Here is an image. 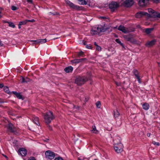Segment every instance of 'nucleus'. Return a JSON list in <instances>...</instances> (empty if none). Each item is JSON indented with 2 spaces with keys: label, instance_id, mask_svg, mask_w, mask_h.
Here are the masks:
<instances>
[{
  "label": "nucleus",
  "instance_id": "e433bc0d",
  "mask_svg": "<svg viewBox=\"0 0 160 160\" xmlns=\"http://www.w3.org/2000/svg\"><path fill=\"white\" fill-rule=\"evenodd\" d=\"M101 48L98 45L96 47V49L98 51H100L101 50Z\"/></svg>",
  "mask_w": 160,
  "mask_h": 160
},
{
  "label": "nucleus",
  "instance_id": "ea45409f",
  "mask_svg": "<svg viewBox=\"0 0 160 160\" xmlns=\"http://www.w3.org/2000/svg\"><path fill=\"white\" fill-rule=\"evenodd\" d=\"M28 160H36L34 157H30Z\"/></svg>",
  "mask_w": 160,
  "mask_h": 160
},
{
  "label": "nucleus",
  "instance_id": "b1692460",
  "mask_svg": "<svg viewBox=\"0 0 160 160\" xmlns=\"http://www.w3.org/2000/svg\"><path fill=\"white\" fill-rule=\"evenodd\" d=\"M114 114L115 118H118L120 115L119 113L117 110L114 111Z\"/></svg>",
  "mask_w": 160,
  "mask_h": 160
},
{
  "label": "nucleus",
  "instance_id": "9b49d317",
  "mask_svg": "<svg viewBox=\"0 0 160 160\" xmlns=\"http://www.w3.org/2000/svg\"><path fill=\"white\" fill-rule=\"evenodd\" d=\"M132 0H126L124 3V5L127 7H131L133 4Z\"/></svg>",
  "mask_w": 160,
  "mask_h": 160
},
{
  "label": "nucleus",
  "instance_id": "9d476101",
  "mask_svg": "<svg viewBox=\"0 0 160 160\" xmlns=\"http://www.w3.org/2000/svg\"><path fill=\"white\" fill-rule=\"evenodd\" d=\"M105 25H98L97 27V30H98L99 33L101 32H105L106 29L105 28Z\"/></svg>",
  "mask_w": 160,
  "mask_h": 160
},
{
  "label": "nucleus",
  "instance_id": "8fccbe9b",
  "mask_svg": "<svg viewBox=\"0 0 160 160\" xmlns=\"http://www.w3.org/2000/svg\"><path fill=\"white\" fill-rule=\"evenodd\" d=\"M86 47L88 48V49H91V46H88V45H87L86 46Z\"/></svg>",
  "mask_w": 160,
  "mask_h": 160
},
{
  "label": "nucleus",
  "instance_id": "e2e57ef3",
  "mask_svg": "<svg viewBox=\"0 0 160 160\" xmlns=\"http://www.w3.org/2000/svg\"><path fill=\"white\" fill-rule=\"evenodd\" d=\"M101 18H102V19H105L106 18L105 17H101Z\"/></svg>",
  "mask_w": 160,
  "mask_h": 160
},
{
  "label": "nucleus",
  "instance_id": "4be33fe9",
  "mask_svg": "<svg viewBox=\"0 0 160 160\" xmlns=\"http://www.w3.org/2000/svg\"><path fill=\"white\" fill-rule=\"evenodd\" d=\"M20 80L21 82L22 83L27 82L29 81V79L28 78H25L21 77L20 78Z\"/></svg>",
  "mask_w": 160,
  "mask_h": 160
},
{
  "label": "nucleus",
  "instance_id": "3c124183",
  "mask_svg": "<svg viewBox=\"0 0 160 160\" xmlns=\"http://www.w3.org/2000/svg\"><path fill=\"white\" fill-rule=\"evenodd\" d=\"M119 44H120L123 48H124L123 44L122 43H121H121H120Z\"/></svg>",
  "mask_w": 160,
  "mask_h": 160
},
{
  "label": "nucleus",
  "instance_id": "603ef678",
  "mask_svg": "<svg viewBox=\"0 0 160 160\" xmlns=\"http://www.w3.org/2000/svg\"><path fill=\"white\" fill-rule=\"evenodd\" d=\"M119 44H120L123 48H124L123 44L122 43H121H121H120Z\"/></svg>",
  "mask_w": 160,
  "mask_h": 160
},
{
  "label": "nucleus",
  "instance_id": "20e7f679",
  "mask_svg": "<svg viewBox=\"0 0 160 160\" xmlns=\"http://www.w3.org/2000/svg\"><path fill=\"white\" fill-rule=\"evenodd\" d=\"M118 6V4L117 2H111L109 5V8L112 12H114Z\"/></svg>",
  "mask_w": 160,
  "mask_h": 160
},
{
  "label": "nucleus",
  "instance_id": "052dcab7",
  "mask_svg": "<svg viewBox=\"0 0 160 160\" xmlns=\"http://www.w3.org/2000/svg\"><path fill=\"white\" fill-rule=\"evenodd\" d=\"M21 25H20V23H19V24H18V28H19V29H20V28H21Z\"/></svg>",
  "mask_w": 160,
  "mask_h": 160
},
{
  "label": "nucleus",
  "instance_id": "49530a36",
  "mask_svg": "<svg viewBox=\"0 0 160 160\" xmlns=\"http://www.w3.org/2000/svg\"><path fill=\"white\" fill-rule=\"evenodd\" d=\"M88 99L89 98L88 97H86L84 101L85 102H86L88 100Z\"/></svg>",
  "mask_w": 160,
  "mask_h": 160
},
{
  "label": "nucleus",
  "instance_id": "c756f323",
  "mask_svg": "<svg viewBox=\"0 0 160 160\" xmlns=\"http://www.w3.org/2000/svg\"><path fill=\"white\" fill-rule=\"evenodd\" d=\"M84 52H83L81 51L78 52V57L83 56Z\"/></svg>",
  "mask_w": 160,
  "mask_h": 160
},
{
  "label": "nucleus",
  "instance_id": "0e129e2a",
  "mask_svg": "<svg viewBox=\"0 0 160 160\" xmlns=\"http://www.w3.org/2000/svg\"><path fill=\"white\" fill-rule=\"evenodd\" d=\"M2 102H2V101H1L0 100V105H1V103H2Z\"/></svg>",
  "mask_w": 160,
  "mask_h": 160
},
{
  "label": "nucleus",
  "instance_id": "7ed1b4c3",
  "mask_svg": "<svg viewBox=\"0 0 160 160\" xmlns=\"http://www.w3.org/2000/svg\"><path fill=\"white\" fill-rule=\"evenodd\" d=\"M114 149L117 153H119L122 152L123 150V145L121 143L118 144H115L114 145Z\"/></svg>",
  "mask_w": 160,
  "mask_h": 160
},
{
  "label": "nucleus",
  "instance_id": "79ce46f5",
  "mask_svg": "<svg viewBox=\"0 0 160 160\" xmlns=\"http://www.w3.org/2000/svg\"><path fill=\"white\" fill-rule=\"evenodd\" d=\"M66 2L67 4L69 6L70 4V3H71V2H70L68 0H66Z\"/></svg>",
  "mask_w": 160,
  "mask_h": 160
},
{
  "label": "nucleus",
  "instance_id": "39448f33",
  "mask_svg": "<svg viewBox=\"0 0 160 160\" xmlns=\"http://www.w3.org/2000/svg\"><path fill=\"white\" fill-rule=\"evenodd\" d=\"M46 157L50 159H52L55 157V153L50 151H47L45 153Z\"/></svg>",
  "mask_w": 160,
  "mask_h": 160
},
{
  "label": "nucleus",
  "instance_id": "4c0bfd02",
  "mask_svg": "<svg viewBox=\"0 0 160 160\" xmlns=\"http://www.w3.org/2000/svg\"><path fill=\"white\" fill-rule=\"evenodd\" d=\"M54 160H63L62 158L61 157H58L56 158Z\"/></svg>",
  "mask_w": 160,
  "mask_h": 160
},
{
  "label": "nucleus",
  "instance_id": "bf43d9fd",
  "mask_svg": "<svg viewBox=\"0 0 160 160\" xmlns=\"http://www.w3.org/2000/svg\"><path fill=\"white\" fill-rule=\"evenodd\" d=\"M0 45L1 46H3V44L2 43L1 41L0 40Z\"/></svg>",
  "mask_w": 160,
  "mask_h": 160
},
{
  "label": "nucleus",
  "instance_id": "473e14b6",
  "mask_svg": "<svg viewBox=\"0 0 160 160\" xmlns=\"http://www.w3.org/2000/svg\"><path fill=\"white\" fill-rule=\"evenodd\" d=\"M18 8L16 6H12L11 7V9L13 11H15L18 9Z\"/></svg>",
  "mask_w": 160,
  "mask_h": 160
},
{
  "label": "nucleus",
  "instance_id": "423d86ee",
  "mask_svg": "<svg viewBox=\"0 0 160 160\" xmlns=\"http://www.w3.org/2000/svg\"><path fill=\"white\" fill-rule=\"evenodd\" d=\"M145 16L150 17V15L144 12H139L136 14V17L137 18H140L143 16Z\"/></svg>",
  "mask_w": 160,
  "mask_h": 160
},
{
  "label": "nucleus",
  "instance_id": "dca6fc26",
  "mask_svg": "<svg viewBox=\"0 0 160 160\" xmlns=\"http://www.w3.org/2000/svg\"><path fill=\"white\" fill-rule=\"evenodd\" d=\"M91 34L92 35L99 34L100 33L98 30H97V28L95 27L91 30Z\"/></svg>",
  "mask_w": 160,
  "mask_h": 160
},
{
  "label": "nucleus",
  "instance_id": "a19ab883",
  "mask_svg": "<svg viewBox=\"0 0 160 160\" xmlns=\"http://www.w3.org/2000/svg\"><path fill=\"white\" fill-rule=\"evenodd\" d=\"M115 41L117 43H118L119 44L120 43H121V42L120 41V40H119V39H116L115 40Z\"/></svg>",
  "mask_w": 160,
  "mask_h": 160
},
{
  "label": "nucleus",
  "instance_id": "f3484780",
  "mask_svg": "<svg viewBox=\"0 0 160 160\" xmlns=\"http://www.w3.org/2000/svg\"><path fill=\"white\" fill-rule=\"evenodd\" d=\"M149 0H140L138 3L140 6L143 7L145 5Z\"/></svg>",
  "mask_w": 160,
  "mask_h": 160
},
{
  "label": "nucleus",
  "instance_id": "6e6552de",
  "mask_svg": "<svg viewBox=\"0 0 160 160\" xmlns=\"http://www.w3.org/2000/svg\"><path fill=\"white\" fill-rule=\"evenodd\" d=\"M18 153L19 154H20L22 156H25L27 155V151L25 148H22L18 150Z\"/></svg>",
  "mask_w": 160,
  "mask_h": 160
},
{
  "label": "nucleus",
  "instance_id": "a211bd4d",
  "mask_svg": "<svg viewBox=\"0 0 160 160\" xmlns=\"http://www.w3.org/2000/svg\"><path fill=\"white\" fill-rule=\"evenodd\" d=\"M73 70V68L72 66H68L66 67L64 69L65 71L67 73L71 72H72Z\"/></svg>",
  "mask_w": 160,
  "mask_h": 160
},
{
  "label": "nucleus",
  "instance_id": "ddd939ff",
  "mask_svg": "<svg viewBox=\"0 0 160 160\" xmlns=\"http://www.w3.org/2000/svg\"><path fill=\"white\" fill-rule=\"evenodd\" d=\"M86 58H85L80 59H76L72 60L71 62L73 63L77 64L81 62H82L86 60Z\"/></svg>",
  "mask_w": 160,
  "mask_h": 160
},
{
  "label": "nucleus",
  "instance_id": "c03bdc74",
  "mask_svg": "<svg viewBox=\"0 0 160 160\" xmlns=\"http://www.w3.org/2000/svg\"><path fill=\"white\" fill-rule=\"evenodd\" d=\"M115 84L117 86H120L121 85V83L120 82H115Z\"/></svg>",
  "mask_w": 160,
  "mask_h": 160
},
{
  "label": "nucleus",
  "instance_id": "c9c22d12",
  "mask_svg": "<svg viewBox=\"0 0 160 160\" xmlns=\"http://www.w3.org/2000/svg\"><path fill=\"white\" fill-rule=\"evenodd\" d=\"M152 143L154 145H156L157 146H159L160 145L159 143L158 142H156L154 141H153L152 142Z\"/></svg>",
  "mask_w": 160,
  "mask_h": 160
},
{
  "label": "nucleus",
  "instance_id": "a18cd8bd",
  "mask_svg": "<svg viewBox=\"0 0 160 160\" xmlns=\"http://www.w3.org/2000/svg\"><path fill=\"white\" fill-rule=\"evenodd\" d=\"M48 139H45V140H44L43 139H41V141H43L44 142H47L48 141Z\"/></svg>",
  "mask_w": 160,
  "mask_h": 160
},
{
  "label": "nucleus",
  "instance_id": "58836bf2",
  "mask_svg": "<svg viewBox=\"0 0 160 160\" xmlns=\"http://www.w3.org/2000/svg\"><path fill=\"white\" fill-rule=\"evenodd\" d=\"M148 10L149 12L151 13H152V14L153 13V12H154V10H152V9L150 8L148 9Z\"/></svg>",
  "mask_w": 160,
  "mask_h": 160
},
{
  "label": "nucleus",
  "instance_id": "864d4df0",
  "mask_svg": "<svg viewBox=\"0 0 160 160\" xmlns=\"http://www.w3.org/2000/svg\"><path fill=\"white\" fill-rule=\"evenodd\" d=\"M160 0H153L154 2L156 3L158 2Z\"/></svg>",
  "mask_w": 160,
  "mask_h": 160
},
{
  "label": "nucleus",
  "instance_id": "13d9d810",
  "mask_svg": "<svg viewBox=\"0 0 160 160\" xmlns=\"http://www.w3.org/2000/svg\"><path fill=\"white\" fill-rule=\"evenodd\" d=\"M94 44L96 47L98 45L96 42H94Z\"/></svg>",
  "mask_w": 160,
  "mask_h": 160
},
{
  "label": "nucleus",
  "instance_id": "72a5a7b5",
  "mask_svg": "<svg viewBox=\"0 0 160 160\" xmlns=\"http://www.w3.org/2000/svg\"><path fill=\"white\" fill-rule=\"evenodd\" d=\"M96 105L97 106V107L98 108H100V106L101 105V103H100V101H98L96 103Z\"/></svg>",
  "mask_w": 160,
  "mask_h": 160
},
{
  "label": "nucleus",
  "instance_id": "69168bd1",
  "mask_svg": "<svg viewBox=\"0 0 160 160\" xmlns=\"http://www.w3.org/2000/svg\"><path fill=\"white\" fill-rule=\"evenodd\" d=\"M158 65L159 67H160V62H158Z\"/></svg>",
  "mask_w": 160,
  "mask_h": 160
},
{
  "label": "nucleus",
  "instance_id": "393cba45",
  "mask_svg": "<svg viewBox=\"0 0 160 160\" xmlns=\"http://www.w3.org/2000/svg\"><path fill=\"white\" fill-rule=\"evenodd\" d=\"M34 122L38 126H39L40 125V123L39 122V118H38L37 117H35L34 118Z\"/></svg>",
  "mask_w": 160,
  "mask_h": 160
},
{
  "label": "nucleus",
  "instance_id": "5701e85b",
  "mask_svg": "<svg viewBox=\"0 0 160 160\" xmlns=\"http://www.w3.org/2000/svg\"><path fill=\"white\" fill-rule=\"evenodd\" d=\"M92 129L91 130V132L95 133H97L98 131L97 130L96 127L95 125H93L92 127Z\"/></svg>",
  "mask_w": 160,
  "mask_h": 160
},
{
  "label": "nucleus",
  "instance_id": "4468645a",
  "mask_svg": "<svg viewBox=\"0 0 160 160\" xmlns=\"http://www.w3.org/2000/svg\"><path fill=\"white\" fill-rule=\"evenodd\" d=\"M118 29L119 30L122 31L124 33H127L128 32V30L127 28H126L122 25L119 26Z\"/></svg>",
  "mask_w": 160,
  "mask_h": 160
},
{
  "label": "nucleus",
  "instance_id": "f257e3e1",
  "mask_svg": "<svg viewBox=\"0 0 160 160\" xmlns=\"http://www.w3.org/2000/svg\"><path fill=\"white\" fill-rule=\"evenodd\" d=\"M44 118L45 119V122L48 124L49 123L53 120L54 117L53 116L52 113L50 111L47 112L44 116Z\"/></svg>",
  "mask_w": 160,
  "mask_h": 160
},
{
  "label": "nucleus",
  "instance_id": "a878e982",
  "mask_svg": "<svg viewBox=\"0 0 160 160\" xmlns=\"http://www.w3.org/2000/svg\"><path fill=\"white\" fill-rule=\"evenodd\" d=\"M3 90L5 92L9 94H11L12 93L9 91L8 87H4L3 88Z\"/></svg>",
  "mask_w": 160,
  "mask_h": 160
},
{
  "label": "nucleus",
  "instance_id": "f704fd0d",
  "mask_svg": "<svg viewBox=\"0 0 160 160\" xmlns=\"http://www.w3.org/2000/svg\"><path fill=\"white\" fill-rule=\"evenodd\" d=\"M47 41L46 39H41V44L44 43L46 42Z\"/></svg>",
  "mask_w": 160,
  "mask_h": 160
},
{
  "label": "nucleus",
  "instance_id": "2f4dec72",
  "mask_svg": "<svg viewBox=\"0 0 160 160\" xmlns=\"http://www.w3.org/2000/svg\"><path fill=\"white\" fill-rule=\"evenodd\" d=\"M80 2H81V5H86L87 2L85 0H78Z\"/></svg>",
  "mask_w": 160,
  "mask_h": 160
},
{
  "label": "nucleus",
  "instance_id": "09e8293b",
  "mask_svg": "<svg viewBox=\"0 0 160 160\" xmlns=\"http://www.w3.org/2000/svg\"><path fill=\"white\" fill-rule=\"evenodd\" d=\"M27 1L28 2L30 3H32V0H27Z\"/></svg>",
  "mask_w": 160,
  "mask_h": 160
},
{
  "label": "nucleus",
  "instance_id": "f8f14e48",
  "mask_svg": "<svg viewBox=\"0 0 160 160\" xmlns=\"http://www.w3.org/2000/svg\"><path fill=\"white\" fill-rule=\"evenodd\" d=\"M8 130L11 132H14L16 131V128L11 123L8 124Z\"/></svg>",
  "mask_w": 160,
  "mask_h": 160
},
{
  "label": "nucleus",
  "instance_id": "774afa93",
  "mask_svg": "<svg viewBox=\"0 0 160 160\" xmlns=\"http://www.w3.org/2000/svg\"><path fill=\"white\" fill-rule=\"evenodd\" d=\"M158 41L160 43V38L158 40Z\"/></svg>",
  "mask_w": 160,
  "mask_h": 160
},
{
  "label": "nucleus",
  "instance_id": "aec40b11",
  "mask_svg": "<svg viewBox=\"0 0 160 160\" xmlns=\"http://www.w3.org/2000/svg\"><path fill=\"white\" fill-rule=\"evenodd\" d=\"M143 108L145 110H148L149 108V104L147 103H145L142 105Z\"/></svg>",
  "mask_w": 160,
  "mask_h": 160
},
{
  "label": "nucleus",
  "instance_id": "7c9ffc66",
  "mask_svg": "<svg viewBox=\"0 0 160 160\" xmlns=\"http://www.w3.org/2000/svg\"><path fill=\"white\" fill-rule=\"evenodd\" d=\"M27 22V21L26 20H25L24 21L20 22L19 23H20V25H24L26 24Z\"/></svg>",
  "mask_w": 160,
  "mask_h": 160
},
{
  "label": "nucleus",
  "instance_id": "1a4fd4ad",
  "mask_svg": "<svg viewBox=\"0 0 160 160\" xmlns=\"http://www.w3.org/2000/svg\"><path fill=\"white\" fill-rule=\"evenodd\" d=\"M124 38L127 41L133 43H136V41L132 38L129 35H124L123 36Z\"/></svg>",
  "mask_w": 160,
  "mask_h": 160
},
{
  "label": "nucleus",
  "instance_id": "37998d69",
  "mask_svg": "<svg viewBox=\"0 0 160 160\" xmlns=\"http://www.w3.org/2000/svg\"><path fill=\"white\" fill-rule=\"evenodd\" d=\"M28 22H33L34 21V19H32L31 20H26Z\"/></svg>",
  "mask_w": 160,
  "mask_h": 160
},
{
  "label": "nucleus",
  "instance_id": "412c9836",
  "mask_svg": "<svg viewBox=\"0 0 160 160\" xmlns=\"http://www.w3.org/2000/svg\"><path fill=\"white\" fill-rule=\"evenodd\" d=\"M12 93L15 95L18 99H20L22 98V96L20 93L15 91H12Z\"/></svg>",
  "mask_w": 160,
  "mask_h": 160
},
{
  "label": "nucleus",
  "instance_id": "680f3d73",
  "mask_svg": "<svg viewBox=\"0 0 160 160\" xmlns=\"http://www.w3.org/2000/svg\"><path fill=\"white\" fill-rule=\"evenodd\" d=\"M49 13H50V14H52V15H56V14H57V13H55V14H54H54H53V13H52L51 12H50Z\"/></svg>",
  "mask_w": 160,
  "mask_h": 160
},
{
  "label": "nucleus",
  "instance_id": "cd10ccee",
  "mask_svg": "<svg viewBox=\"0 0 160 160\" xmlns=\"http://www.w3.org/2000/svg\"><path fill=\"white\" fill-rule=\"evenodd\" d=\"M69 6H70L71 8H72L74 9H78V6L75 5L72 2H71V3H70Z\"/></svg>",
  "mask_w": 160,
  "mask_h": 160
},
{
  "label": "nucleus",
  "instance_id": "2eb2a0df",
  "mask_svg": "<svg viewBox=\"0 0 160 160\" xmlns=\"http://www.w3.org/2000/svg\"><path fill=\"white\" fill-rule=\"evenodd\" d=\"M156 42V40L155 39H154L150 41L147 42L146 43L145 45L147 47H150L154 45Z\"/></svg>",
  "mask_w": 160,
  "mask_h": 160
},
{
  "label": "nucleus",
  "instance_id": "4d7b16f0",
  "mask_svg": "<svg viewBox=\"0 0 160 160\" xmlns=\"http://www.w3.org/2000/svg\"><path fill=\"white\" fill-rule=\"evenodd\" d=\"M151 134L150 133H148L147 134V136L148 137H149L150 136Z\"/></svg>",
  "mask_w": 160,
  "mask_h": 160
},
{
  "label": "nucleus",
  "instance_id": "f03ea898",
  "mask_svg": "<svg viewBox=\"0 0 160 160\" xmlns=\"http://www.w3.org/2000/svg\"><path fill=\"white\" fill-rule=\"evenodd\" d=\"M88 79L85 77L78 76L76 78L75 83L78 85H81L83 84Z\"/></svg>",
  "mask_w": 160,
  "mask_h": 160
},
{
  "label": "nucleus",
  "instance_id": "338daca9",
  "mask_svg": "<svg viewBox=\"0 0 160 160\" xmlns=\"http://www.w3.org/2000/svg\"><path fill=\"white\" fill-rule=\"evenodd\" d=\"M35 42H36V43H37V42H39L38 40H37V41H35Z\"/></svg>",
  "mask_w": 160,
  "mask_h": 160
},
{
  "label": "nucleus",
  "instance_id": "bb28decb",
  "mask_svg": "<svg viewBox=\"0 0 160 160\" xmlns=\"http://www.w3.org/2000/svg\"><path fill=\"white\" fill-rule=\"evenodd\" d=\"M153 29L152 28H147L145 29V32L147 34H149L152 31Z\"/></svg>",
  "mask_w": 160,
  "mask_h": 160
},
{
  "label": "nucleus",
  "instance_id": "6ab92c4d",
  "mask_svg": "<svg viewBox=\"0 0 160 160\" xmlns=\"http://www.w3.org/2000/svg\"><path fill=\"white\" fill-rule=\"evenodd\" d=\"M152 17L155 18H160V13H158L157 12H155L154 11V12L152 13V14L151 15Z\"/></svg>",
  "mask_w": 160,
  "mask_h": 160
},
{
  "label": "nucleus",
  "instance_id": "c85d7f7f",
  "mask_svg": "<svg viewBox=\"0 0 160 160\" xmlns=\"http://www.w3.org/2000/svg\"><path fill=\"white\" fill-rule=\"evenodd\" d=\"M7 23H8L9 26L12 28H14L15 27V25H14V23L12 22H7Z\"/></svg>",
  "mask_w": 160,
  "mask_h": 160
},
{
  "label": "nucleus",
  "instance_id": "5fc2aeb1",
  "mask_svg": "<svg viewBox=\"0 0 160 160\" xmlns=\"http://www.w3.org/2000/svg\"><path fill=\"white\" fill-rule=\"evenodd\" d=\"M3 87V84H0V88H2Z\"/></svg>",
  "mask_w": 160,
  "mask_h": 160
},
{
  "label": "nucleus",
  "instance_id": "6e6d98bb",
  "mask_svg": "<svg viewBox=\"0 0 160 160\" xmlns=\"http://www.w3.org/2000/svg\"><path fill=\"white\" fill-rule=\"evenodd\" d=\"M2 11V9L1 8H0V18L1 17V13Z\"/></svg>",
  "mask_w": 160,
  "mask_h": 160
},
{
  "label": "nucleus",
  "instance_id": "de8ad7c7",
  "mask_svg": "<svg viewBox=\"0 0 160 160\" xmlns=\"http://www.w3.org/2000/svg\"><path fill=\"white\" fill-rule=\"evenodd\" d=\"M82 42L83 43V45H86L87 43L84 40H82Z\"/></svg>",
  "mask_w": 160,
  "mask_h": 160
},
{
  "label": "nucleus",
  "instance_id": "0eeeda50",
  "mask_svg": "<svg viewBox=\"0 0 160 160\" xmlns=\"http://www.w3.org/2000/svg\"><path fill=\"white\" fill-rule=\"evenodd\" d=\"M133 73L134 74L136 78L137 79L138 82L139 83H141V82L140 81L139 72L136 69H135L133 70Z\"/></svg>",
  "mask_w": 160,
  "mask_h": 160
}]
</instances>
